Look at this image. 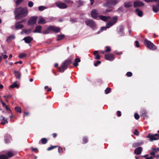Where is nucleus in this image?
Wrapping results in <instances>:
<instances>
[{"instance_id": "obj_56", "label": "nucleus", "mask_w": 159, "mask_h": 159, "mask_svg": "<svg viewBox=\"0 0 159 159\" xmlns=\"http://www.w3.org/2000/svg\"><path fill=\"white\" fill-rule=\"evenodd\" d=\"M26 21V20L25 19H24L21 21H17V23L20 24V23H24V22H25Z\"/></svg>"}, {"instance_id": "obj_23", "label": "nucleus", "mask_w": 159, "mask_h": 159, "mask_svg": "<svg viewBox=\"0 0 159 159\" xmlns=\"http://www.w3.org/2000/svg\"><path fill=\"white\" fill-rule=\"evenodd\" d=\"M15 27L16 30L21 29L24 27V26L20 24L19 23H17L16 22L15 23Z\"/></svg>"}, {"instance_id": "obj_13", "label": "nucleus", "mask_w": 159, "mask_h": 159, "mask_svg": "<svg viewBox=\"0 0 159 159\" xmlns=\"http://www.w3.org/2000/svg\"><path fill=\"white\" fill-rule=\"evenodd\" d=\"M105 59L110 61H113L114 59V56L112 54H106L105 55Z\"/></svg>"}, {"instance_id": "obj_61", "label": "nucleus", "mask_w": 159, "mask_h": 159, "mask_svg": "<svg viewBox=\"0 0 159 159\" xmlns=\"http://www.w3.org/2000/svg\"><path fill=\"white\" fill-rule=\"evenodd\" d=\"M23 0H17L16 2V4L18 5L21 3Z\"/></svg>"}, {"instance_id": "obj_44", "label": "nucleus", "mask_w": 159, "mask_h": 159, "mask_svg": "<svg viewBox=\"0 0 159 159\" xmlns=\"http://www.w3.org/2000/svg\"><path fill=\"white\" fill-rule=\"evenodd\" d=\"M57 147L58 148V152L59 153H63V148H62L61 147H60L58 146Z\"/></svg>"}, {"instance_id": "obj_21", "label": "nucleus", "mask_w": 159, "mask_h": 159, "mask_svg": "<svg viewBox=\"0 0 159 159\" xmlns=\"http://www.w3.org/2000/svg\"><path fill=\"white\" fill-rule=\"evenodd\" d=\"M42 27L40 25L37 26L34 31V33H40L41 32Z\"/></svg>"}, {"instance_id": "obj_57", "label": "nucleus", "mask_w": 159, "mask_h": 159, "mask_svg": "<svg viewBox=\"0 0 159 159\" xmlns=\"http://www.w3.org/2000/svg\"><path fill=\"white\" fill-rule=\"evenodd\" d=\"M31 150L33 151H35L36 152H38V150L37 148H32Z\"/></svg>"}, {"instance_id": "obj_1", "label": "nucleus", "mask_w": 159, "mask_h": 159, "mask_svg": "<svg viewBox=\"0 0 159 159\" xmlns=\"http://www.w3.org/2000/svg\"><path fill=\"white\" fill-rule=\"evenodd\" d=\"M15 19L19 20L26 16L28 14V10L27 8L19 7L16 8L14 11Z\"/></svg>"}, {"instance_id": "obj_62", "label": "nucleus", "mask_w": 159, "mask_h": 159, "mask_svg": "<svg viewBox=\"0 0 159 159\" xmlns=\"http://www.w3.org/2000/svg\"><path fill=\"white\" fill-rule=\"evenodd\" d=\"M150 154L154 157L155 156V153L154 151H152L150 153Z\"/></svg>"}, {"instance_id": "obj_50", "label": "nucleus", "mask_w": 159, "mask_h": 159, "mask_svg": "<svg viewBox=\"0 0 159 159\" xmlns=\"http://www.w3.org/2000/svg\"><path fill=\"white\" fill-rule=\"evenodd\" d=\"M134 118L136 120H138L140 116L137 113H135L134 114Z\"/></svg>"}, {"instance_id": "obj_2", "label": "nucleus", "mask_w": 159, "mask_h": 159, "mask_svg": "<svg viewBox=\"0 0 159 159\" xmlns=\"http://www.w3.org/2000/svg\"><path fill=\"white\" fill-rule=\"evenodd\" d=\"M72 63V59L69 58L66 60L60 67H58V64L57 63L55 64L54 66L56 68H58L60 72H63L65 70L67 69L68 66Z\"/></svg>"}, {"instance_id": "obj_33", "label": "nucleus", "mask_w": 159, "mask_h": 159, "mask_svg": "<svg viewBox=\"0 0 159 159\" xmlns=\"http://www.w3.org/2000/svg\"><path fill=\"white\" fill-rule=\"evenodd\" d=\"M142 143H134L132 145V147L134 148H135L139 146H140V145H142Z\"/></svg>"}, {"instance_id": "obj_12", "label": "nucleus", "mask_w": 159, "mask_h": 159, "mask_svg": "<svg viewBox=\"0 0 159 159\" xmlns=\"http://www.w3.org/2000/svg\"><path fill=\"white\" fill-rule=\"evenodd\" d=\"M134 7H140L144 5V3L143 2L139 1H136L134 2Z\"/></svg>"}, {"instance_id": "obj_10", "label": "nucleus", "mask_w": 159, "mask_h": 159, "mask_svg": "<svg viewBox=\"0 0 159 159\" xmlns=\"http://www.w3.org/2000/svg\"><path fill=\"white\" fill-rule=\"evenodd\" d=\"M16 153V152L15 151L11 150L7 152L6 155L7 159H8L14 156Z\"/></svg>"}, {"instance_id": "obj_38", "label": "nucleus", "mask_w": 159, "mask_h": 159, "mask_svg": "<svg viewBox=\"0 0 159 159\" xmlns=\"http://www.w3.org/2000/svg\"><path fill=\"white\" fill-rule=\"evenodd\" d=\"M27 56V54L26 53H21L19 54V57L20 58H23Z\"/></svg>"}, {"instance_id": "obj_41", "label": "nucleus", "mask_w": 159, "mask_h": 159, "mask_svg": "<svg viewBox=\"0 0 159 159\" xmlns=\"http://www.w3.org/2000/svg\"><path fill=\"white\" fill-rule=\"evenodd\" d=\"M105 49L106 50H105V52L107 53L108 52H110L111 51V49L110 47L107 46L105 47Z\"/></svg>"}, {"instance_id": "obj_28", "label": "nucleus", "mask_w": 159, "mask_h": 159, "mask_svg": "<svg viewBox=\"0 0 159 159\" xmlns=\"http://www.w3.org/2000/svg\"><path fill=\"white\" fill-rule=\"evenodd\" d=\"M46 23L45 20L43 18H40L38 22L39 24H44Z\"/></svg>"}, {"instance_id": "obj_34", "label": "nucleus", "mask_w": 159, "mask_h": 159, "mask_svg": "<svg viewBox=\"0 0 159 159\" xmlns=\"http://www.w3.org/2000/svg\"><path fill=\"white\" fill-rule=\"evenodd\" d=\"M132 5L131 2L128 3H125L124 4V6L125 7L128 8L131 7Z\"/></svg>"}, {"instance_id": "obj_31", "label": "nucleus", "mask_w": 159, "mask_h": 159, "mask_svg": "<svg viewBox=\"0 0 159 159\" xmlns=\"http://www.w3.org/2000/svg\"><path fill=\"white\" fill-rule=\"evenodd\" d=\"M19 87L18 84H17L16 82H15L13 83V84L10 86V88L11 89H13L15 88H18Z\"/></svg>"}, {"instance_id": "obj_52", "label": "nucleus", "mask_w": 159, "mask_h": 159, "mask_svg": "<svg viewBox=\"0 0 159 159\" xmlns=\"http://www.w3.org/2000/svg\"><path fill=\"white\" fill-rule=\"evenodd\" d=\"M133 134L135 135L138 136L139 135V132L137 129H135Z\"/></svg>"}, {"instance_id": "obj_64", "label": "nucleus", "mask_w": 159, "mask_h": 159, "mask_svg": "<svg viewBox=\"0 0 159 159\" xmlns=\"http://www.w3.org/2000/svg\"><path fill=\"white\" fill-rule=\"evenodd\" d=\"M78 3L80 4L79 6H81L83 4V2L80 0L78 1Z\"/></svg>"}, {"instance_id": "obj_29", "label": "nucleus", "mask_w": 159, "mask_h": 159, "mask_svg": "<svg viewBox=\"0 0 159 159\" xmlns=\"http://www.w3.org/2000/svg\"><path fill=\"white\" fill-rule=\"evenodd\" d=\"M111 21H110L113 23L115 24L117 21L118 17L117 16H115L113 17L112 19L111 18Z\"/></svg>"}, {"instance_id": "obj_43", "label": "nucleus", "mask_w": 159, "mask_h": 159, "mask_svg": "<svg viewBox=\"0 0 159 159\" xmlns=\"http://www.w3.org/2000/svg\"><path fill=\"white\" fill-rule=\"evenodd\" d=\"M83 141L84 143H86L88 142V139L86 137H84L83 138Z\"/></svg>"}, {"instance_id": "obj_7", "label": "nucleus", "mask_w": 159, "mask_h": 159, "mask_svg": "<svg viewBox=\"0 0 159 159\" xmlns=\"http://www.w3.org/2000/svg\"><path fill=\"white\" fill-rule=\"evenodd\" d=\"M37 17L33 16L30 17L28 21V25H33L36 24Z\"/></svg>"}, {"instance_id": "obj_63", "label": "nucleus", "mask_w": 159, "mask_h": 159, "mask_svg": "<svg viewBox=\"0 0 159 159\" xmlns=\"http://www.w3.org/2000/svg\"><path fill=\"white\" fill-rule=\"evenodd\" d=\"M64 1L67 3H69L71 2L70 0H63Z\"/></svg>"}, {"instance_id": "obj_58", "label": "nucleus", "mask_w": 159, "mask_h": 159, "mask_svg": "<svg viewBox=\"0 0 159 159\" xmlns=\"http://www.w3.org/2000/svg\"><path fill=\"white\" fill-rule=\"evenodd\" d=\"M117 115L118 116H120L121 115V111H117Z\"/></svg>"}, {"instance_id": "obj_49", "label": "nucleus", "mask_w": 159, "mask_h": 159, "mask_svg": "<svg viewBox=\"0 0 159 159\" xmlns=\"http://www.w3.org/2000/svg\"><path fill=\"white\" fill-rule=\"evenodd\" d=\"M101 63L100 61H97L95 63H94V65L95 66H97L98 64H100Z\"/></svg>"}, {"instance_id": "obj_9", "label": "nucleus", "mask_w": 159, "mask_h": 159, "mask_svg": "<svg viewBox=\"0 0 159 159\" xmlns=\"http://www.w3.org/2000/svg\"><path fill=\"white\" fill-rule=\"evenodd\" d=\"M48 30L52 31L55 33H57L60 31V28L59 27H55L54 26H50L48 27Z\"/></svg>"}, {"instance_id": "obj_45", "label": "nucleus", "mask_w": 159, "mask_h": 159, "mask_svg": "<svg viewBox=\"0 0 159 159\" xmlns=\"http://www.w3.org/2000/svg\"><path fill=\"white\" fill-rule=\"evenodd\" d=\"M143 1L146 2H159V0H143Z\"/></svg>"}, {"instance_id": "obj_15", "label": "nucleus", "mask_w": 159, "mask_h": 159, "mask_svg": "<svg viewBox=\"0 0 159 159\" xmlns=\"http://www.w3.org/2000/svg\"><path fill=\"white\" fill-rule=\"evenodd\" d=\"M99 17L101 20L105 22H106L108 20H109L111 19V17L109 16H106L102 15H101L99 16Z\"/></svg>"}, {"instance_id": "obj_8", "label": "nucleus", "mask_w": 159, "mask_h": 159, "mask_svg": "<svg viewBox=\"0 0 159 159\" xmlns=\"http://www.w3.org/2000/svg\"><path fill=\"white\" fill-rule=\"evenodd\" d=\"M90 14L91 17L94 19H97L99 14L98 10L96 9H93L91 11Z\"/></svg>"}, {"instance_id": "obj_40", "label": "nucleus", "mask_w": 159, "mask_h": 159, "mask_svg": "<svg viewBox=\"0 0 159 159\" xmlns=\"http://www.w3.org/2000/svg\"><path fill=\"white\" fill-rule=\"evenodd\" d=\"M57 147L58 146H52L48 148H47V150L48 151H50L54 149L55 148H57Z\"/></svg>"}, {"instance_id": "obj_60", "label": "nucleus", "mask_w": 159, "mask_h": 159, "mask_svg": "<svg viewBox=\"0 0 159 159\" xmlns=\"http://www.w3.org/2000/svg\"><path fill=\"white\" fill-rule=\"evenodd\" d=\"M1 54L3 56V58L4 59H6L8 57L6 55H3L2 53H1Z\"/></svg>"}, {"instance_id": "obj_36", "label": "nucleus", "mask_w": 159, "mask_h": 159, "mask_svg": "<svg viewBox=\"0 0 159 159\" xmlns=\"http://www.w3.org/2000/svg\"><path fill=\"white\" fill-rule=\"evenodd\" d=\"M31 29H29L28 30H22V31H23L25 34H30V33L31 32Z\"/></svg>"}, {"instance_id": "obj_20", "label": "nucleus", "mask_w": 159, "mask_h": 159, "mask_svg": "<svg viewBox=\"0 0 159 159\" xmlns=\"http://www.w3.org/2000/svg\"><path fill=\"white\" fill-rule=\"evenodd\" d=\"M5 143H8L10 142V140L11 139V137L10 135H6L5 137Z\"/></svg>"}, {"instance_id": "obj_30", "label": "nucleus", "mask_w": 159, "mask_h": 159, "mask_svg": "<svg viewBox=\"0 0 159 159\" xmlns=\"http://www.w3.org/2000/svg\"><path fill=\"white\" fill-rule=\"evenodd\" d=\"M65 36L64 34L58 35L57 36V40L58 41L61 40L63 39Z\"/></svg>"}, {"instance_id": "obj_42", "label": "nucleus", "mask_w": 159, "mask_h": 159, "mask_svg": "<svg viewBox=\"0 0 159 159\" xmlns=\"http://www.w3.org/2000/svg\"><path fill=\"white\" fill-rule=\"evenodd\" d=\"M111 89L110 88H107L105 90V93L106 94H107L110 93L111 92Z\"/></svg>"}, {"instance_id": "obj_47", "label": "nucleus", "mask_w": 159, "mask_h": 159, "mask_svg": "<svg viewBox=\"0 0 159 159\" xmlns=\"http://www.w3.org/2000/svg\"><path fill=\"white\" fill-rule=\"evenodd\" d=\"M0 159H7L6 155L4 154L0 155Z\"/></svg>"}, {"instance_id": "obj_11", "label": "nucleus", "mask_w": 159, "mask_h": 159, "mask_svg": "<svg viewBox=\"0 0 159 159\" xmlns=\"http://www.w3.org/2000/svg\"><path fill=\"white\" fill-rule=\"evenodd\" d=\"M56 6L59 8L61 9H65L67 6L65 3L62 2H56L55 3Z\"/></svg>"}, {"instance_id": "obj_26", "label": "nucleus", "mask_w": 159, "mask_h": 159, "mask_svg": "<svg viewBox=\"0 0 159 159\" xmlns=\"http://www.w3.org/2000/svg\"><path fill=\"white\" fill-rule=\"evenodd\" d=\"M135 12L137 13V15L139 17H142L143 16V12L140 10L139 9L135 10Z\"/></svg>"}, {"instance_id": "obj_4", "label": "nucleus", "mask_w": 159, "mask_h": 159, "mask_svg": "<svg viewBox=\"0 0 159 159\" xmlns=\"http://www.w3.org/2000/svg\"><path fill=\"white\" fill-rule=\"evenodd\" d=\"M144 43L147 48L150 50H155L157 49L156 47L153 43L147 39L144 40Z\"/></svg>"}, {"instance_id": "obj_48", "label": "nucleus", "mask_w": 159, "mask_h": 159, "mask_svg": "<svg viewBox=\"0 0 159 159\" xmlns=\"http://www.w3.org/2000/svg\"><path fill=\"white\" fill-rule=\"evenodd\" d=\"M46 8L44 6H40L39 7V10L40 11H42Z\"/></svg>"}, {"instance_id": "obj_5", "label": "nucleus", "mask_w": 159, "mask_h": 159, "mask_svg": "<svg viewBox=\"0 0 159 159\" xmlns=\"http://www.w3.org/2000/svg\"><path fill=\"white\" fill-rule=\"evenodd\" d=\"M147 137L150 138L151 141H152L153 140L159 139V134H157L152 135L149 134Z\"/></svg>"}, {"instance_id": "obj_16", "label": "nucleus", "mask_w": 159, "mask_h": 159, "mask_svg": "<svg viewBox=\"0 0 159 159\" xmlns=\"http://www.w3.org/2000/svg\"><path fill=\"white\" fill-rule=\"evenodd\" d=\"M142 150V148L141 147H138L135 149L134 153L137 155H139L141 153Z\"/></svg>"}, {"instance_id": "obj_17", "label": "nucleus", "mask_w": 159, "mask_h": 159, "mask_svg": "<svg viewBox=\"0 0 159 159\" xmlns=\"http://www.w3.org/2000/svg\"><path fill=\"white\" fill-rule=\"evenodd\" d=\"M157 4L156 5L152 6L153 11L155 13H157L159 11V2H157Z\"/></svg>"}, {"instance_id": "obj_39", "label": "nucleus", "mask_w": 159, "mask_h": 159, "mask_svg": "<svg viewBox=\"0 0 159 159\" xmlns=\"http://www.w3.org/2000/svg\"><path fill=\"white\" fill-rule=\"evenodd\" d=\"M114 24L113 23L111 22V21H109L108 22L107 24V28H109L110 27L112 26Z\"/></svg>"}, {"instance_id": "obj_25", "label": "nucleus", "mask_w": 159, "mask_h": 159, "mask_svg": "<svg viewBox=\"0 0 159 159\" xmlns=\"http://www.w3.org/2000/svg\"><path fill=\"white\" fill-rule=\"evenodd\" d=\"M14 73L16 79L19 80L20 79L21 74L20 72L18 71L15 70Z\"/></svg>"}, {"instance_id": "obj_59", "label": "nucleus", "mask_w": 159, "mask_h": 159, "mask_svg": "<svg viewBox=\"0 0 159 159\" xmlns=\"http://www.w3.org/2000/svg\"><path fill=\"white\" fill-rule=\"evenodd\" d=\"M108 28L107 26L106 27H102L101 28V30L102 31H103V30H106Z\"/></svg>"}, {"instance_id": "obj_14", "label": "nucleus", "mask_w": 159, "mask_h": 159, "mask_svg": "<svg viewBox=\"0 0 159 159\" xmlns=\"http://www.w3.org/2000/svg\"><path fill=\"white\" fill-rule=\"evenodd\" d=\"M23 40L25 41L26 43H30L33 40V38L30 36H28L24 37Z\"/></svg>"}, {"instance_id": "obj_55", "label": "nucleus", "mask_w": 159, "mask_h": 159, "mask_svg": "<svg viewBox=\"0 0 159 159\" xmlns=\"http://www.w3.org/2000/svg\"><path fill=\"white\" fill-rule=\"evenodd\" d=\"M70 22L72 23H73L76 22H77V20L75 19H72L70 20Z\"/></svg>"}, {"instance_id": "obj_27", "label": "nucleus", "mask_w": 159, "mask_h": 159, "mask_svg": "<svg viewBox=\"0 0 159 159\" xmlns=\"http://www.w3.org/2000/svg\"><path fill=\"white\" fill-rule=\"evenodd\" d=\"M124 27L123 26H121L119 27V33L121 36L124 35Z\"/></svg>"}, {"instance_id": "obj_46", "label": "nucleus", "mask_w": 159, "mask_h": 159, "mask_svg": "<svg viewBox=\"0 0 159 159\" xmlns=\"http://www.w3.org/2000/svg\"><path fill=\"white\" fill-rule=\"evenodd\" d=\"M152 151H154L155 153L159 152V148H152Z\"/></svg>"}, {"instance_id": "obj_19", "label": "nucleus", "mask_w": 159, "mask_h": 159, "mask_svg": "<svg viewBox=\"0 0 159 159\" xmlns=\"http://www.w3.org/2000/svg\"><path fill=\"white\" fill-rule=\"evenodd\" d=\"M3 120V121L1 122V124L4 125L6 123H8V121L7 119L4 118L2 116H0V122Z\"/></svg>"}, {"instance_id": "obj_18", "label": "nucleus", "mask_w": 159, "mask_h": 159, "mask_svg": "<svg viewBox=\"0 0 159 159\" xmlns=\"http://www.w3.org/2000/svg\"><path fill=\"white\" fill-rule=\"evenodd\" d=\"M147 112L145 110H141L140 113V115L141 117H143L144 118L147 117Z\"/></svg>"}, {"instance_id": "obj_6", "label": "nucleus", "mask_w": 159, "mask_h": 159, "mask_svg": "<svg viewBox=\"0 0 159 159\" xmlns=\"http://www.w3.org/2000/svg\"><path fill=\"white\" fill-rule=\"evenodd\" d=\"M86 25L89 26L91 28H94L95 26V23L92 20L89 19L85 22Z\"/></svg>"}, {"instance_id": "obj_37", "label": "nucleus", "mask_w": 159, "mask_h": 159, "mask_svg": "<svg viewBox=\"0 0 159 159\" xmlns=\"http://www.w3.org/2000/svg\"><path fill=\"white\" fill-rule=\"evenodd\" d=\"M15 38V36L13 35H11L8 37L7 39V41H10L12 39H13Z\"/></svg>"}, {"instance_id": "obj_3", "label": "nucleus", "mask_w": 159, "mask_h": 159, "mask_svg": "<svg viewBox=\"0 0 159 159\" xmlns=\"http://www.w3.org/2000/svg\"><path fill=\"white\" fill-rule=\"evenodd\" d=\"M117 3V1L116 0H108L105 3L103 4V6L110 8L106 9L104 11V13H106L112 11L113 10V8L111 7V6L115 5Z\"/></svg>"}, {"instance_id": "obj_51", "label": "nucleus", "mask_w": 159, "mask_h": 159, "mask_svg": "<svg viewBox=\"0 0 159 159\" xmlns=\"http://www.w3.org/2000/svg\"><path fill=\"white\" fill-rule=\"evenodd\" d=\"M126 75L127 76L130 77L132 76L133 74L131 72H128L127 73Z\"/></svg>"}, {"instance_id": "obj_32", "label": "nucleus", "mask_w": 159, "mask_h": 159, "mask_svg": "<svg viewBox=\"0 0 159 159\" xmlns=\"http://www.w3.org/2000/svg\"><path fill=\"white\" fill-rule=\"evenodd\" d=\"M40 141L42 144H44L47 143L48 140L46 138H43L41 139Z\"/></svg>"}, {"instance_id": "obj_35", "label": "nucleus", "mask_w": 159, "mask_h": 159, "mask_svg": "<svg viewBox=\"0 0 159 159\" xmlns=\"http://www.w3.org/2000/svg\"><path fill=\"white\" fill-rule=\"evenodd\" d=\"M15 110L16 112L20 113L21 112V109L20 107H16L15 108Z\"/></svg>"}, {"instance_id": "obj_54", "label": "nucleus", "mask_w": 159, "mask_h": 159, "mask_svg": "<svg viewBox=\"0 0 159 159\" xmlns=\"http://www.w3.org/2000/svg\"><path fill=\"white\" fill-rule=\"evenodd\" d=\"M135 44L136 47L139 48V47L140 45L139 44V42L138 41H135Z\"/></svg>"}, {"instance_id": "obj_22", "label": "nucleus", "mask_w": 159, "mask_h": 159, "mask_svg": "<svg viewBox=\"0 0 159 159\" xmlns=\"http://www.w3.org/2000/svg\"><path fill=\"white\" fill-rule=\"evenodd\" d=\"M98 51H95L93 53L94 56V58L97 60H100V56L98 54Z\"/></svg>"}, {"instance_id": "obj_53", "label": "nucleus", "mask_w": 159, "mask_h": 159, "mask_svg": "<svg viewBox=\"0 0 159 159\" xmlns=\"http://www.w3.org/2000/svg\"><path fill=\"white\" fill-rule=\"evenodd\" d=\"M28 5L29 7H32L33 6V3L32 2L30 1L28 2Z\"/></svg>"}, {"instance_id": "obj_24", "label": "nucleus", "mask_w": 159, "mask_h": 159, "mask_svg": "<svg viewBox=\"0 0 159 159\" xmlns=\"http://www.w3.org/2000/svg\"><path fill=\"white\" fill-rule=\"evenodd\" d=\"M80 61V60L79 58H76L74 60V62L73 63V65L74 66L76 67L78 65V62Z\"/></svg>"}]
</instances>
